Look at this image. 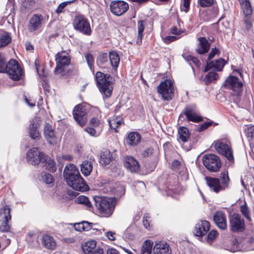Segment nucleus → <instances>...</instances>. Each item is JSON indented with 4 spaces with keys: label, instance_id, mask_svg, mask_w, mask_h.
<instances>
[{
    "label": "nucleus",
    "instance_id": "1",
    "mask_svg": "<svg viewBox=\"0 0 254 254\" xmlns=\"http://www.w3.org/2000/svg\"><path fill=\"white\" fill-rule=\"evenodd\" d=\"M93 200L100 215L105 217H109L112 215L116 204V198L95 196Z\"/></svg>",
    "mask_w": 254,
    "mask_h": 254
},
{
    "label": "nucleus",
    "instance_id": "2",
    "mask_svg": "<svg viewBox=\"0 0 254 254\" xmlns=\"http://www.w3.org/2000/svg\"><path fill=\"white\" fill-rule=\"evenodd\" d=\"M95 77L98 87L103 96L106 98L110 97L113 91L111 76L110 74L98 71L96 73Z\"/></svg>",
    "mask_w": 254,
    "mask_h": 254
},
{
    "label": "nucleus",
    "instance_id": "3",
    "mask_svg": "<svg viewBox=\"0 0 254 254\" xmlns=\"http://www.w3.org/2000/svg\"><path fill=\"white\" fill-rule=\"evenodd\" d=\"M202 162L204 166L210 172H218L221 167L220 158L213 154L205 155L202 158Z\"/></svg>",
    "mask_w": 254,
    "mask_h": 254
},
{
    "label": "nucleus",
    "instance_id": "4",
    "mask_svg": "<svg viewBox=\"0 0 254 254\" xmlns=\"http://www.w3.org/2000/svg\"><path fill=\"white\" fill-rule=\"evenodd\" d=\"M157 91L164 100H171L174 91L173 82L169 79L161 82L157 87Z\"/></svg>",
    "mask_w": 254,
    "mask_h": 254
},
{
    "label": "nucleus",
    "instance_id": "5",
    "mask_svg": "<svg viewBox=\"0 0 254 254\" xmlns=\"http://www.w3.org/2000/svg\"><path fill=\"white\" fill-rule=\"evenodd\" d=\"M56 67L55 72L56 74L63 75L64 68L70 64V59L67 53L65 51L58 53L56 56Z\"/></svg>",
    "mask_w": 254,
    "mask_h": 254
},
{
    "label": "nucleus",
    "instance_id": "6",
    "mask_svg": "<svg viewBox=\"0 0 254 254\" xmlns=\"http://www.w3.org/2000/svg\"><path fill=\"white\" fill-rule=\"evenodd\" d=\"M74 28L86 35L91 34V28L89 23L83 15H78L75 17L73 21Z\"/></svg>",
    "mask_w": 254,
    "mask_h": 254
},
{
    "label": "nucleus",
    "instance_id": "7",
    "mask_svg": "<svg viewBox=\"0 0 254 254\" xmlns=\"http://www.w3.org/2000/svg\"><path fill=\"white\" fill-rule=\"evenodd\" d=\"M5 72L14 80L20 79L23 74V71L18 63L13 59H11L7 64Z\"/></svg>",
    "mask_w": 254,
    "mask_h": 254
},
{
    "label": "nucleus",
    "instance_id": "8",
    "mask_svg": "<svg viewBox=\"0 0 254 254\" xmlns=\"http://www.w3.org/2000/svg\"><path fill=\"white\" fill-rule=\"evenodd\" d=\"M64 178L68 185L75 190L84 191L88 189L87 185L80 175L77 176H68Z\"/></svg>",
    "mask_w": 254,
    "mask_h": 254
},
{
    "label": "nucleus",
    "instance_id": "9",
    "mask_svg": "<svg viewBox=\"0 0 254 254\" xmlns=\"http://www.w3.org/2000/svg\"><path fill=\"white\" fill-rule=\"evenodd\" d=\"M10 209L7 205L0 209V231L2 232H8L10 230Z\"/></svg>",
    "mask_w": 254,
    "mask_h": 254
},
{
    "label": "nucleus",
    "instance_id": "10",
    "mask_svg": "<svg viewBox=\"0 0 254 254\" xmlns=\"http://www.w3.org/2000/svg\"><path fill=\"white\" fill-rule=\"evenodd\" d=\"M224 86L232 90L236 95H238L242 91L243 83L238 77L231 75L225 80Z\"/></svg>",
    "mask_w": 254,
    "mask_h": 254
},
{
    "label": "nucleus",
    "instance_id": "11",
    "mask_svg": "<svg viewBox=\"0 0 254 254\" xmlns=\"http://www.w3.org/2000/svg\"><path fill=\"white\" fill-rule=\"evenodd\" d=\"M230 229L233 232H242L245 229L244 220L238 214H233L230 218Z\"/></svg>",
    "mask_w": 254,
    "mask_h": 254
},
{
    "label": "nucleus",
    "instance_id": "12",
    "mask_svg": "<svg viewBox=\"0 0 254 254\" xmlns=\"http://www.w3.org/2000/svg\"><path fill=\"white\" fill-rule=\"evenodd\" d=\"M44 155V154L40 152L38 148L33 147L28 151L26 154V159L29 163L36 165L42 161Z\"/></svg>",
    "mask_w": 254,
    "mask_h": 254
},
{
    "label": "nucleus",
    "instance_id": "13",
    "mask_svg": "<svg viewBox=\"0 0 254 254\" xmlns=\"http://www.w3.org/2000/svg\"><path fill=\"white\" fill-rule=\"evenodd\" d=\"M214 147L219 153L224 155L229 161L233 160L232 150L228 144L217 141L214 143Z\"/></svg>",
    "mask_w": 254,
    "mask_h": 254
},
{
    "label": "nucleus",
    "instance_id": "14",
    "mask_svg": "<svg viewBox=\"0 0 254 254\" xmlns=\"http://www.w3.org/2000/svg\"><path fill=\"white\" fill-rule=\"evenodd\" d=\"M128 9V4L127 2L122 1H114L110 4L111 12L115 15L121 16L125 13Z\"/></svg>",
    "mask_w": 254,
    "mask_h": 254
},
{
    "label": "nucleus",
    "instance_id": "15",
    "mask_svg": "<svg viewBox=\"0 0 254 254\" xmlns=\"http://www.w3.org/2000/svg\"><path fill=\"white\" fill-rule=\"evenodd\" d=\"M86 111L81 104L76 105L73 111V116L76 122L81 126H84L87 122Z\"/></svg>",
    "mask_w": 254,
    "mask_h": 254
},
{
    "label": "nucleus",
    "instance_id": "16",
    "mask_svg": "<svg viewBox=\"0 0 254 254\" xmlns=\"http://www.w3.org/2000/svg\"><path fill=\"white\" fill-rule=\"evenodd\" d=\"M209 229V223L205 220L201 221L195 225L193 233L196 236L202 237L206 235Z\"/></svg>",
    "mask_w": 254,
    "mask_h": 254
},
{
    "label": "nucleus",
    "instance_id": "17",
    "mask_svg": "<svg viewBox=\"0 0 254 254\" xmlns=\"http://www.w3.org/2000/svg\"><path fill=\"white\" fill-rule=\"evenodd\" d=\"M213 220L216 226L221 230L227 229V219L225 213L221 211H216L213 215Z\"/></svg>",
    "mask_w": 254,
    "mask_h": 254
},
{
    "label": "nucleus",
    "instance_id": "18",
    "mask_svg": "<svg viewBox=\"0 0 254 254\" xmlns=\"http://www.w3.org/2000/svg\"><path fill=\"white\" fill-rule=\"evenodd\" d=\"M43 20V16L41 15L35 14L30 19L28 24V30L32 32L37 31L41 27Z\"/></svg>",
    "mask_w": 254,
    "mask_h": 254
},
{
    "label": "nucleus",
    "instance_id": "19",
    "mask_svg": "<svg viewBox=\"0 0 254 254\" xmlns=\"http://www.w3.org/2000/svg\"><path fill=\"white\" fill-rule=\"evenodd\" d=\"M153 254H171V250L166 242L157 241L153 248Z\"/></svg>",
    "mask_w": 254,
    "mask_h": 254
},
{
    "label": "nucleus",
    "instance_id": "20",
    "mask_svg": "<svg viewBox=\"0 0 254 254\" xmlns=\"http://www.w3.org/2000/svg\"><path fill=\"white\" fill-rule=\"evenodd\" d=\"M124 166L127 170L132 173L137 172L140 168L138 162L132 156H127L125 158Z\"/></svg>",
    "mask_w": 254,
    "mask_h": 254
},
{
    "label": "nucleus",
    "instance_id": "21",
    "mask_svg": "<svg viewBox=\"0 0 254 254\" xmlns=\"http://www.w3.org/2000/svg\"><path fill=\"white\" fill-rule=\"evenodd\" d=\"M184 114L189 121L198 123L202 121V118L196 112L194 109L190 107H186Z\"/></svg>",
    "mask_w": 254,
    "mask_h": 254
},
{
    "label": "nucleus",
    "instance_id": "22",
    "mask_svg": "<svg viewBox=\"0 0 254 254\" xmlns=\"http://www.w3.org/2000/svg\"><path fill=\"white\" fill-rule=\"evenodd\" d=\"M205 180L209 188L215 192L224 190V187L221 185L220 180L218 178L205 177Z\"/></svg>",
    "mask_w": 254,
    "mask_h": 254
},
{
    "label": "nucleus",
    "instance_id": "23",
    "mask_svg": "<svg viewBox=\"0 0 254 254\" xmlns=\"http://www.w3.org/2000/svg\"><path fill=\"white\" fill-rule=\"evenodd\" d=\"M39 126V118H34L30 123L29 126V133L30 136L34 139H38L40 137V133L38 130V127Z\"/></svg>",
    "mask_w": 254,
    "mask_h": 254
},
{
    "label": "nucleus",
    "instance_id": "24",
    "mask_svg": "<svg viewBox=\"0 0 254 254\" xmlns=\"http://www.w3.org/2000/svg\"><path fill=\"white\" fill-rule=\"evenodd\" d=\"M198 44L196 49V52L199 54H204L207 53L210 49V43L204 37L198 38Z\"/></svg>",
    "mask_w": 254,
    "mask_h": 254
},
{
    "label": "nucleus",
    "instance_id": "25",
    "mask_svg": "<svg viewBox=\"0 0 254 254\" xmlns=\"http://www.w3.org/2000/svg\"><path fill=\"white\" fill-rule=\"evenodd\" d=\"M44 134L48 142L51 144H55L58 141V139L55 135L54 131L52 127L49 124H46L44 127Z\"/></svg>",
    "mask_w": 254,
    "mask_h": 254
},
{
    "label": "nucleus",
    "instance_id": "26",
    "mask_svg": "<svg viewBox=\"0 0 254 254\" xmlns=\"http://www.w3.org/2000/svg\"><path fill=\"white\" fill-rule=\"evenodd\" d=\"M225 64V61L221 58L210 62H207L204 71H207L210 68H213L216 70L221 71L223 69Z\"/></svg>",
    "mask_w": 254,
    "mask_h": 254
},
{
    "label": "nucleus",
    "instance_id": "27",
    "mask_svg": "<svg viewBox=\"0 0 254 254\" xmlns=\"http://www.w3.org/2000/svg\"><path fill=\"white\" fill-rule=\"evenodd\" d=\"M141 140V136L139 133L136 131H132L129 133L126 138V142L129 146H136Z\"/></svg>",
    "mask_w": 254,
    "mask_h": 254
},
{
    "label": "nucleus",
    "instance_id": "28",
    "mask_svg": "<svg viewBox=\"0 0 254 254\" xmlns=\"http://www.w3.org/2000/svg\"><path fill=\"white\" fill-rule=\"evenodd\" d=\"M40 163L43 164L45 169L51 172H54L57 169L55 162L51 158L44 154L42 158V161Z\"/></svg>",
    "mask_w": 254,
    "mask_h": 254
},
{
    "label": "nucleus",
    "instance_id": "29",
    "mask_svg": "<svg viewBox=\"0 0 254 254\" xmlns=\"http://www.w3.org/2000/svg\"><path fill=\"white\" fill-rule=\"evenodd\" d=\"M77 168L73 164H69L65 166L64 171V178L68 176H77L80 175Z\"/></svg>",
    "mask_w": 254,
    "mask_h": 254
},
{
    "label": "nucleus",
    "instance_id": "30",
    "mask_svg": "<svg viewBox=\"0 0 254 254\" xmlns=\"http://www.w3.org/2000/svg\"><path fill=\"white\" fill-rule=\"evenodd\" d=\"M42 243L45 248L50 250H54L56 246V243L53 238L49 235L43 236Z\"/></svg>",
    "mask_w": 254,
    "mask_h": 254
},
{
    "label": "nucleus",
    "instance_id": "31",
    "mask_svg": "<svg viewBox=\"0 0 254 254\" xmlns=\"http://www.w3.org/2000/svg\"><path fill=\"white\" fill-rule=\"evenodd\" d=\"M109 58L111 66L115 70H117L120 61L119 55L115 51L110 52Z\"/></svg>",
    "mask_w": 254,
    "mask_h": 254
},
{
    "label": "nucleus",
    "instance_id": "32",
    "mask_svg": "<svg viewBox=\"0 0 254 254\" xmlns=\"http://www.w3.org/2000/svg\"><path fill=\"white\" fill-rule=\"evenodd\" d=\"M96 241L93 240L88 241L82 246L83 251L85 254H90L96 249Z\"/></svg>",
    "mask_w": 254,
    "mask_h": 254
},
{
    "label": "nucleus",
    "instance_id": "33",
    "mask_svg": "<svg viewBox=\"0 0 254 254\" xmlns=\"http://www.w3.org/2000/svg\"><path fill=\"white\" fill-rule=\"evenodd\" d=\"M92 164L90 161H84L80 165L81 173L85 176H89L92 170Z\"/></svg>",
    "mask_w": 254,
    "mask_h": 254
},
{
    "label": "nucleus",
    "instance_id": "34",
    "mask_svg": "<svg viewBox=\"0 0 254 254\" xmlns=\"http://www.w3.org/2000/svg\"><path fill=\"white\" fill-rule=\"evenodd\" d=\"M112 155L108 150H105L101 153L100 163L102 165L109 164L112 160Z\"/></svg>",
    "mask_w": 254,
    "mask_h": 254
},
{
    "label": "nucleus",
    "instance_id": "35",
    "mask_svg": "<svg viewBox=\"0 0 254 254\" xmlns=\"http://www.w3.org/2000/svg\"><path fill=\"white\" fill-rule=\"evenodd\" d=\"M179 139L184 142H187L190 136L188 129L185 127H180L178 129Z\"/></svg>",
    "mask_w": 254,
    "mask_h": 254
},
{
    "label": "nucleus",
    "instance_id": "36",
    "mask_svg": "<svg viewBox=\"0 0 254 254\" xmlns=\"http://www.w3.org/2000/svg\"><path fill=\"white\" fill-rule=\"evenodd\" d=\"M108 122L110 127L117 132L116 129L123 123V120L120 117L115 116L109 119Z\"/></svg>",
    "mask_w": 254,
    "mask_h": 254
},
{
    "label": "nucleus",
    "instance_id": "37",
    "mask_svg": "<svg viewBox=\"0 0 254 254\" xmlns=\"http://www.w3.org/2000/svg\"><path fill=\"white\" fill-rule=\"evenodd\" d=\"M153 244L150 240L144 241L142 245L140 254H151Z\"/></svg>",
    "mask_w": 254,
    "mask_h": 254
},
{
    "label": "nucleus",
    "instance_id": "38",
    "mask_svg": "<svg viewBox=\"0 0 254 254\" xmlns=\"http://www.w3.org/2000/svg\"><path fill=\"white\" fill-rule=\"evenodd\" d=\"M11 41V37L9 33L3 32L0 34V48L9 44Z\"/></svg>",
    "mask_w": 254,
    "mask_h": 254
},
{
    "label": "nucleus",
    "instance_id": "39",
    "mask_svg": "<svg viewBox=\"0 0 254 254\" xmlns=\"http://www.w3.org/2000/svg\"><path fill=\"white\" fill-rule=\"evenodd\" d=\"M240 2L243 8L244 13L248 16L252 13L253 10L249 0H240Z\"/></svg>",
    "mask_w": 254,
    "mask_h": 254
},
{
    "label": "nucleus",
    "instance_id": "40",
    "mask_svg": "<svg viewBox=\"0 0 254 254\" xmlns=\"http://www.w3.org/2000/svg\"><path fill=\"white\" fill-rule=\"evenodd\" d=\"M75 201L78 204H81L84 205L90 210L93 208L92 204L89 198L84 195H80L78 196L76 198Z\"/></svg>",
    "mask_w": 254,
    "mask_h": 254
},
{
    "label": "nucleus",
    "instance_id": "41",
    "mask_svg": "<svg viewBox=\"0 0 254 254\" xmlns=\"http://www.w3.org/2000/svg\"><path fill=\"white\" fill-rule=\"evenodd\" d=\"M219 77L218 75L214 72H208L204 77L203 81L207 85L213 81L216 80Z\"/></svg>",
    "mask_w": 254,
    "mask_h": 254
},
{
    "label": "nucleus",
    "instance_id": "42",
    "mask_svg": "<svg viewBox=\"0 0 254 254\" xmlns=\"http://www.w3.org/2000/svg\"><path fill=\"white\" fill-rule=\"evenodd\" d=\"M144 21L143 20H140L138 21L137 23L138 26V34L137 38V43L140 44L141 42L143 34L142 33L144 29Z\"/></svg>",
    "mask_w": 254,
    "mask_h": 254
},
{
    "label": "nucleus",
    "instance_id": "43",
    "mask_svg": "<svg viewBox=\"0 0 254 254\" xmlns=\"http://www.w3.org/2000/svg\"><path fill=\"white\" fill-rule=\"evenodd\" d=\"M42 180L46 184L53 185L54 184V178L52 176L48 173H42L41 174Z\"/></svg>",
    "mask_w": 254,
    "mask_h": 254
},
{
    "label": "nucleus",
    "instance_id": "44",
    "mask_svg": "<svg viewBox=\"0 0 254 254\" xmlns=\"http://www.w3.org/2000/svg\"><path fill=\"white\" fill-rule=\"evenodd\" d=\"M90 122L94 127H98V132H100L103 127L102 122L98 118L93 117L90 120Z\"/></svg>",
    "mask_w": 254,
    "mask_h": 254
},
{
    "label": "nucleus",
    "instance_id": "45",
    "mask_svg": "<svg viewBox=\"0 0 254 254\" xmlns=\"http://www.w3.org/2000/svg\"><path fill=\"white\" fill-rule=\"evenodd\" d=\"M7 64L4 56L0 53V72L4 73L6 70Z\"/></svg>",
    "mask_w": 254,
    "mask_h": 254
},
{
    "label": "nucleus",
    "instance_id": "46",
    "mask_svg": "<svg viewBox=\"0 0 254 254\" xmlns=\"http://www.w3.org/2000/svg\"><path fill=\"white\" fill-rule=\"evenodd\" d=\"M72 2V1H64L61 3L56 9V12L57 14H60L61 13H63L64 11L65 7L68 5L70 4Z\"/></svg>",
    "mask_w": 254,
    "mask_h": 254
},
{
    "label": "nucleus",
    "instance_id": "47",
    "mask_svg": "<svg viewBox=\"0 0 254 254\" xmlns=\"http://www.w3.org/2000/svg\"><path fill=\"white\" fill-rule=\"evenodd\" d=\"M109 58V55L107 53H101L97 58V62L102 64H104L108 62Z\"/></svg>",
    "mask_w": 254,
    "mask_h": 254
},
{
    "label": "nucleus",
    "instance_id": "48",
    "mask_svg": "<svg viewBox=\"0 0 254 254\" xmlns=\"http://www.w3.org/2000/svg\"><path fill=\"white\" fill-rule=\"evenodd\" d=\"M85 58L89 67L91 69L94 63L93 55L90 53H88L85 55Z\"/></svg>",
    "mask_w": 254,
    "mask_h": 254
},
{
    "label": "nucleus",
    "instance_id": "49",
    "mask_svg": "<svg viewBox=\"0 0 254 254\" xmlns=\"http://www.w3.org/2000/svg\"><path fill=\"white\" fill-rule=\"evenodd\" d=\"M217 234L218 233L216 230L211 231L207 235V242L209 244H211L213 240L217 237Z\"/></svg>",
    "mask_w": 254,
    "mask_h": 254
},
{
    "label": "nucleus",
    "instance_id": "50",
    "mask_svg": "<svg viewBox=\"0 0 254 254\" xmlns=\"http://www.w3.org/2000/svg\"><path fill=\"white\" fill-rule=\"evenodd\" d=\"M241 211L246 218L248 219L249 221L251 220V217L249 215V210L246 204L241 206Z\"/></svg>",
    "mask_w": 254,
    "mask_h": 254
},
{
    "label": "nucleus",
    "instance_id": "51",
    "mask_svg": "<svg viewBox=\"0 0 254 254\" xmlns=\"http://www.w3.org/2000/svg\"><path fill=\"white\" fill-rule=\"evenodd\" d=\"M34 0H22V6L25 8L31 9L32 6L34 4Z\"/></svg>",
    "mask_w": 254,
    "mask_h": 254
},
{
    "label": "nucleus",
    "instance_id": "52",
    "mask_svg": "<svg viewBox=\"0 0 254 254\" xmlns=\"http://www.w3.org/2000/svg\"><path fill=\"white\" fill-rule=\"evenodd\" d=\"M214 2L213 0H198V3L203 7L211 6Z\"/></svg>",
    "mask_w": 254,
    "mask_h": 254
},
{
    "label": "nucleus",
    "instance_id": "53",
    "mask_svg": "<svg viewBox=\"0 0 254 254\" xmlns=\"http://www.w3.org/2000/svg\"><path fill=\"white\" fill-rule=\"evenodd\" d=\"M183 56L187 61H191L196 66H198L200 65V62L196 58L191 56H187L185 57L184 55H183Z\"/></svg>",
    "mask_w": 254,
    "mask_h": 254
},
{
    "label": "nucleus",
    "instance_id": "54",
    "mask_svg": "<svg viewBox=\"0 0 254 254\" xmlns=\"http://www.w3.org/2000/svg\"><path fill=\"white\" fill-rule=\"evenodd\" d=\"M219 54V50L216 48H212L208 55L207 62H211V60L216 55H218Z\"/></svg>",
    "mask_w": 254,
    "mask_h": 254
},
{
    "label": "nucleus",
    "instance_id": "55",
    "mask_svg": "<svg viewBox=\"0 0 254 254\" xmlns=\"http://www.w3.org/2000/svg\"><path fill=\"white\" fill-rule=\"evenodd\" d=\"M85 130L91 136H97L100 132H98L94 128L88 127L85 128Z\"/></svg>",
    "mask_w": 254,
    "mask_h": 254
},
{
    "label": "nucleus",
    "instance_id": "56",
    "mask_svg": "<svg viewBox=\"0 0 254 254\" xmlns=\"http://www.w3.org/2000/svg\"><path fill=\"white\" fill-rule=\"evenodd\" d=\"M248 249L249 250H254V238L253 237H249L247 241Z\"/></svg>",
    "mask_w": 254,
    "mask_h": 254
},
{
    "label": "nucleus",
    "instance_id": "57",
    "mask_svg": "<svg viewBox=\"0 0 254 254\" xmlns=\"http://www.w3.org/2000/svg\"><path fill=\"white\" fill-rule=\"evenodd\" d=\"M212 124V122H205L202 125H201L199 127L197 128V131L198 132H201L204 129L208 128L209 126H211Z\"/></svg>",
    "mask_w": 254,
    "mask_h": 254
},
{
    "label": "nucleus",
    "instance_id": "58",
    "mask_svg": "<svg viewBox=\"0 0 254 254\" xmlns=\"http://www.w3.org/2000/svg\"><path fill=\"white\" fill-rule=\"evenodd\" d=\"M246 132L248 137H254V126L248 127Z\"/></svg>",
    "mask_w": 254,
    "mask_h": 254
},
{
    "label": "nucleus",
    "instance_id": "59",
    "mask_svg": "<svg viewBox=\"0 0 254 254\" xmlns=\"http://www.w3.org/2000/svg\"><path fill=\"white\" fill-rule=\"evenodd\" d=\"M149 218V214H144L143 218V224L144 226V227L146 229H149L150 228V224L148 222V220H147L148 218Z\"/></svg>",
    "mask_w": 254,
    "mask_h": 254
},
{
    "label": "nucleus",
    "instance_id": "60",
    "mask_svg": "<svg viewBox=\"0 0 254 254\" xmlns=\"http://www.w3.org/2000/svg\"><path fill=\"white\" fill-rule=\"evenodd\" d=\"M177 39V37L175 36H168L164 37L163 39V41L166 43L169 44L171 42H173Z\"/></svg>",
    "mask_w": 254,
    "mask_h": 254
},
{
    "label": "nucleus",
    "instance_id": "61",
    "mask_svg": "<svg viewBox=\"0 0 254 254\" xmlns=\"http://www.w3.org/2000/svg\"><path fill=\"white\" fill-rule=\"evenodd\" d=\"M82 224L84 225V231H88L93 228L94 224L86 221L82 222Z\"/></svg>",
    "mask_w": 254,
    "mask_h": 254
},
{
    "label": "nucleus",
    "instance_id": "62",
    "mask_svg": "<svg viewBox=\"0 0 254 254\" xmlns=\"http://www.w3.org/2000/svg\"><path fill=\"white\" fill-rule=\"evenodd\" d=\"M35 66H36L37 72L38 73V74L39 75H41V76H45L46 74L44 73V69H42L41 72H40V71H39L40 66L39 65V61L38 60H35Z\"/></svg>",
    "mask_w": 254,
    "mask_h": 254
},
{
    "label": "nucleus",
    "instance_id": "63",
    "mask_svg": "<svg viewBox=\"0 0 254 254\" xmlns=\"http://www.w3.org/2000/svg\"><path fill=\"white\" fill-rule=\"evenodd\" d=\"M106 236L108 238L110 241H114L116 240L115 237V233L112 231H109L106 233Z\"/></svg>",
    "mask_w": 254,
    "mask_h": 254
},
{
    "label": "nucleus",
    "instance_id": "64",
    "mask_svg": "<svg viewBox=\"0 0 254 254\" xmlns=\"http://www.w3.org/2000/svg\"><path fill=\"white\" fill-rule=\"evenodd\" d=\"M74 228L75 230L78 231H84V225H83L82 222L75 224L74 225Z\"/></svg>",
    "mask_w": 254,
    "mask_h": 254
}]
</instances>
